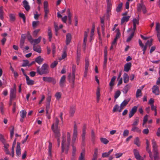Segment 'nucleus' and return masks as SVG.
I'll list each match as a JSON object with an SVG mask.
<instances>
[{
    "label": "nucleus",
    "instance_id": "nucleus-41",
    "mask_svg": "<svg viewBox=\"0 0 160 160\" xmlns=\"http://www.w3.org/2000/svg\"><path fill=\"white\" fill-rule=\"evenodd\" d=\"M26 114L27 112L25 110H22L20 112V116L22 118H25Z\"/></svg>",
    "mask_w": 160,
    "mask_h": 160
},
{
    "label": "nucleus",
    "instance_id": "nucleus-50",
    "mask_svg": "<svg viewBox=\"0 0 160 160\" xmlns=\"http://www.w3.org/2000/svg\"><path fill=\"white\" fill-rule=\"evenodd\" d=\"M23 63L22 65V67H26L27 66H28L29 65V62L28 60H23Z\"/></svg>",
    "mask_w": 160,
    "mask_h": 160
},
{
    "label": "nucleus",
    "instance_id": "nucleus-17",
    "mask_svg": "<svg viewBox=\"0 0 160 160\" xmlns=\"http://www.w3.org/2000/svg\"><path fill=\"white\" fill-rule=\"evenodd\" d=\"M133 153L135 158L138 160H140L141 156L138 151L136 149H134Z\"/></svg>",
    "mask_w": 160,
    "mask_h": 160
},
{
    "label": "nucleus",
    "instance_id": "nucleus-4",
    "mask_svg": "<svg viewBox=\"0 0 160 160\" xmlns=\"http://www.w3.org/2000/svg\"><path fill=\"white\" fill-rule=\"evenodd\" d=\"M78 140V127L76 124L73 126V132L72 140V144H74L76 141Z\"/></svg>",
    "mask_w": 160,
    "mask_h": 160
},
{
    "label": "nucleus",
    "instance_id": "nucleus-6",
    "mask_svg": "<svg viewBox=\"0 0 160 160\" xmlns=\"http://www.w3.org/2000/svg\"><path fill=\"white\" fill-rule=\"evenodd\" d=\"M142 10L144 14L146 13L147 12L146 8L143 3H140L137 4L138 11L141 12Z\"/></svg>",
    "mask_w": 160,
    "mask_h": 160
},
{
    "label": "nucleus",
    "instance_id": "nucleus-27",
    "mask_svg": "<svg viewBox=\"0 0 160 160\" xmlns=\"http://www.w3.org/2000/svg\"><path fill=\"white\" fill-rule=\"evenodd\" d=\"M131 131L133 132H136L139 133H141V130L137 126H133L132 127Z\"/></svg>",
    "mask_w": 160,
    "mask_h": 160
},
{
    "label": "nucleus",
    "instance_id": "nucleus-53",
    "mask_svg": "<svg viewBox=\"0 0 160 160\" xmlns=\"http://www.w3.org/2000/svg\"><path fill=\"white\" fill-rule=\"evenodd\" d=\"M142 95V91L140 89H138L137 90V91L136 92V97L137 98H138L139 97H140Z\"/></svg>",
    "mask_w": 160,
    "mask_h": 160
},
{
    "label": "nucleus",
    "instance_id": "nucleus-28",
    "mask_svg": "<svg viewBox=\"0 0 160 160\" xmlns=\"http://www.w3.org/2000/svg\"><path fill=\"white\" fill-rule=\"evenodd\" d=\"M48 39L50 42L51 41L52 37V33L51 30V28L50 27H48Z\"/></svg>",
    "mask_w": 160,
    "mask_h": 160
},
{
    "label": "nucleus",
    "instance_id": "nucleus-48",
    "mask_svg": "<svg viewBox=\"0 0 160 160\" xmlns=\"http://www.w3.org/2000/svg\"><path fill=\"white\" fill-rule=\"evenodd\" d=\"M89 65V62L88 59L85 60V70H88V68Z\"/></svg>",
    "mask_w": 160,
    "mask_h": 160
},
{
    "label": "nucleus",
    "instance_id": "nucleus-63",
    "mask_svg": "<svg viewBox=\"0 0 160 160\" xmlns=\"http://www.w3.org/2000/svg\"><path fill=\"white\" fill-rule=\"evenodd\" d=\"M10 20L11 21H14L15 20V17L14 15L12 14H10L9 15Z\"/></svg>",
    "mask_w": 160,
    "mask_h": 160
},
{
    "label": "nucleus",
    "instance_id": "nucleus-44",
    "mask_svg": "<svg viewBox=\"0 0 160 160\" xmlns=\"http://www.w3.org/2000/svg\"><path fill=\"white\" fill-rule=\"evenodd\" d=\"M52 144L51 142H49L48 145V154L49 156L52 157Z\"/></svg>",
    "mask_w": 160,
    "mask_h": 160
},
{
    "label": "nucleus",
    "instance_id": "nucleus-33",
    "mask_svg": "<svg viewBox=\"0 0 160 160\" xmlns=\"http://www.w3.org/2000/svg\"><path fill=\"white\" fill-rule=\"evenodd\" d=\"M95 27L94 25H93L91 33H90V41H91V40L93 39V37L94 35V31H95Z\"/></svg>",
    "mask_w": 160,
    "mask_h": 160
},
{
    "label": "nucleus",
    "instance_id": "nucleus-57",
    "mask_svg": "<svg viewBox=\"0 0 160 160\" xmlns=\"http://www.w3.org/2000/svg\"><path fill=\"white\" fill-rule=\"evenodd\" d=\"M122 3H120L118 5V6L116 9V11L117 12H119L121 11L122 7Z\"/></svg>",
    "mask_w": 160,
    "mask_h": 160
},
{
    "label": "nucleus",
    "instance_id": "nucleus-59",
    "mask_svg": "<svg viewBox=\"0 0 160 160\" xmlns=\"http://www.w3.org/2000/svg\"><path fill=\"white\" fill-rule=\"evenodd\" d=\"M134 32H133L130 35V36H129L127 39V42H129L132 38L134 36Z\"/></svg>",
    "mask_w": 160,
    "mask_h": 160
},
{
    "label": "nucleus",
    "instance_id": "nucleus-56",
    "mask_svg": "<svg viewBox=\"0 0 160 160\" xmlns=\"http://www.w3.org/2000/svg\"><path fill=\"white\" fill-rule=\"evenodd\" d=\"M0 112L2 114H3L4 113V105L3 104L2 102H1L0 103Z\"/></svg>",
    "mask_w": 160,
    "mask_h": 160
},
{
    "label": "nucleus",
    "instance_id": "nucleus-1",
    "mask_svg": "<svg viewBox=\"0 0 160 160\" xmlns=\"http://www.w3.org/2000/svg\"><path fill=\"white\" fill-rule=\"evenodd\" d=\"M58 123L59 120L57 118H55L51 127L52 131L55 134L56 136L58 137L60 136V129L58 127Z\"/></svg>",
    "mask_w": 160,
    "mask_h": 160
},
{
    "label": "nucleus",
    "instance_id": "nucleus-3",
    "mask_svg": "<svg viewBox=\"0 0 160 160\" xmlns=\"http://www.w3.org/2000/svg\"><path fill=\"white\" fill-rule=\"evenodd\" d=\"M48 66L46 64H44L41 68L38 67L37 68V72L40 75L46 74L48 73Z\"/></svg>",
    "mask_w": 160,
    "mask_h": 160
},
{
    "label": "nucleus",
    "instance_id": "nucleus-10",
    "mask_svg": "<svg viewBox=\"0 0 160 160\" xmlns=\"http://www.w3.org/2000/svg\"><path fill=\"white\" fill-rule=\"evenodd\" d=\"M63 138H64L66 141V143L68 144V145H70V142H71V134L69 132H67V134L66 138L64 137H62V140Z\"/></svg>",
    "mask_w": 160,
    "mask_h": 160
},
{
    "label": "nucleus",
    "instance_id": "nucleus-61",
    "mask_svg": "<svg viewBox=\"0 0 160 160\" xmlns=\"http://www.w3.org/2000/svg\"><path fill=\"white\" fill-rule=\"evenodd\" d=\"M111 8H107V14L108 17H109L110 15L111 14Z\"/></svg>",
    "mask_w": 160,
    "mask_h": 160
},
{
    "label": "nucleus",
    "instance_id": "nucleus-13",
    "mask_svg": "<svg viewBox=\"0 0 160 160\" xmlns=\"http://www.w3.org/2000/svg\"><path fill=\"white\" fill-rule=\"evenodd\" d=\"M67 14L68 15L67 18L68 20V23L69 24H71L72 23V14L71 13L70 9L68 8L67 10Z\"/></svg>",
    "mask_w": 160,
    "mask_h": 160
},
{
    "label": "nucleus",
    "instance_id": "nucleus-47",
    "mask_svg": "<svg viewBox=\"0 0 160 160\" xmlns=\"http://www.w3.org/2000/svg\"><path fill=\"white\" fill-rule=\"evenodd\" d=\"M148 116L146 115L143 118L142 122V126H144L148 121Z\"/></svg>",
    "mask_w": 160,
    "mask_h": 160
},
{
    "label": "nucleus",
    "instance_id": "nucleus-25",
    "mask_svg": "<svg viewBox=\"0 0 160 160\" xmlns=\"http://www.w3.org/2000/svg\"><path fill=\"white\" fill-rule=\"evenodd\" d=\"M113 151V149H112L109 151L108 152L103 153L102 154V157L104 158L109 157V155L111 154Z\"/></svg>",
    "mask_w": 160,
    "mask_h": 160
},
{
    "label": "nucleus",
    "instance_id": "nucleus-20",
    "mask_svg": "<svg viewBox=\"0 0 160 160\" xmlns=\"http://www.w3.org/2000/svg\"><path fill=\"white\" fill-rule=\"evenodd\" d=\"M116 78V76H114L112 78L111 81L109 83V85L110 87V89L112 90L113 88V87L114 84V82Z\"/></svg>",
    "mask_w": 160,
    "mask_h": 160
},
{
    "label": "nucleus",
    "instance_id": "nucleus-42",
    "mask_svg": "<svg viewBox=\"0 0 160 160\" xmlns=\"http://www.w3.org/2000/svg\"><path fill=\"white\" fill-rule=\"evenodd\" d=\"M100 89L99 88H97V92H96V95H97V102H98L100 99Z\"/></svg>",
    "mask_w": 160,
    "mask_h": 160
},
{
    "label": "nucleus",
    "instance_id": "nucleus-8",
    "mask_svg": "<svg viewBox=\"0 0 160 160\" xmlns=\"http://www.w3.org/2000/svg\"><path fill=\"white\" fill-rule=\"evenodd\" d=\"M152 93L155 95H158L160 94L159 88L157 85H154L152 88Z\"/></svg>",
    "mask_w": 160,
    "mask_h": 160
},
{
    "label": "nucleus",
    "instance_id": "nucleus-60",
    "mask_svg": "<svg viewBox=\"0 0 160 160\" xmlns=\"http://www.w3.org/2000/svg\"><path fill=\"white\" fill-rule=\"evenodd\" d=\"M121 94V92L120 91L118 90L116 92L115 94L114 98L115 99H117L120 96Z\"/></svg>",
    "mask_w": 160,
    "mask_h": 160
},
{
    "label": "nucleus",
    "instance_id": "nucleus-7",
    "mask_svg": "<svg viewBox=\"0 0 160 160\" xmlns=\"http://www.w3.org/2000/svg\"><path fill=\"white\" fill-rule=\"evenodd\" d=\"M130 101L129 99L124 100L123 102L120 104V109L118 110V112H120L123 109L125 106L128 104Z\"/></svg>",
    "mask_w": 160,
    "mask_h": 160
},
{
    "label": "nucleus",
    "instance_id": "nucleus-12",
    "mask_svg": "<svg viewBox=\"0 0 160 160\" xmlns=\"http://www.w3.org/2000/svg\"><path fill=\"white\" fill-rule=\"evenodd\" d=\"M66 78V77L65 75H63L61 78L59 82V84L61 87H63L64 86L65 83Z\"/></svg>",
    "mask_w": 160,
    "mask_h": 160
},
{
    "label": "nucleus",
    "instance_id": "nucleus-26",
    "mask_svg": "<svg viewBox=\"0 0 160 160\" xmlns=\"http://www.w3.org/2000/svg\"><path fill=\"white\" fill-rule=\"evenodd\" d=\"M150 146V145H147L146 148V150L147 151V152L149 154V157L150 158L151 160H152L153 157L152 152L149 148Z\"/></svg>",
    "mask_w": 160,
    "mask_h": 160
},
{
    "label": "nucleus",
    "instance_id": "nucleus-24",
    "mask_svg": "<svg viewBox=\"0 0 160 160\" xmlns=\"http://www.w3.org/2000/svg\"><path fill=\"white\" fill-rule=\"evenodd\" d=\"M25 38L23 37L22 35V36L20 39V47L22 49V50H24L23 46L25 42Z\"/></svg>",
    "mask_w": 160,
    "mask_h": 160
},
{
    "label": "nucleus",
    "instance_id": "nucleus-29",
    "mask_svg": "<svg viewBox=\"0 0 160 160\" xmlns=\"http://www.w3.org/2000/svg\"><path fill=\"white\" fill-rule=\"evenodd\" d=\"M124 82L127 83L128 82L129 80V77L126 73H124L123 76Z\"/></svg>",
    "mask_w": 160,
    "mask_h": 160
},
{
    "label": "nucleus",
    "instance_id": "nucleus-16",
    "mask_svg": "<svg viewBox=\"0 0 160 160\" xmlns=\"http://www.w3.org/2000/svg\"><path fill=\"white\" fill-rule=\"evenodd\" d=\"M33 49L34 51L36 52L39 53L41 52L42 50L40 46L38 45L34 44Z\"/></svg>",
    "mask_w": 160,
    "mask_h": 160
},
{
    "label": "nucleus",
    "instance_id": "nucleus-43",
    "mask_svg": "<svg viewBox=\"0 0 160 160\" xmlns=\"http://www.w3.org/2000/svg\"><path fill=\"white\" fill-rule=\"evenodd\" d=\"M153 41V40L152 38H151L150 40H148L144 46H146L147 47L148 45L149 46V47L151 46L152 45V42Z\"/></svg>",
    "mask_w": 160,
    "mask_h": 160
},
{
    "label": "nucleus",
    "instance_id": "nucleus-38",
    "mask_svg": "<svg viewBox=\"0 0 160 160\" xmlns=\"http://www.w3.org/2000/svg\"><path fill=\"white\" fill-rule=\"evenodd\" d=\"M35 61L39 64H41L43 60V59L41 56H39L35 59Z\"/></svg>",
    "mask_w": 160,
    "mask_h": 160
},
{
    "label": "nucleus",
    "instance_id": "nucleus-54",
    "mask_svg": "<svg viewBox=\"0 0 160 160\" xmlns=\"http://www.w3.org/2000/svg\"><path fill=\"white\" fill-rule=\"evenodd\" d=\"M120 109V107L119 106L117 105H116L113 108V109L112 110V112H115L117 111H118V110Z\"/></svg>",
    "mask_w": 160,
    "mask_h": 160
},
{
    "label": "nucleus",
    "instance_id": "nucleus-58",
    "mask_svg": "<svg viewBox=\"0 0 160 160\" xmlns=\"http://www.w3.org/2000/svg\"><path fill=\"white\" fill-rule=\"evenodd\" d=\"M58 61H54L52 62L50 65V67L51 68H53L56 67L58 64Z\"/></svg>",
    "mask_w": 160,
    "mask_h": 160
},
{
    "label": "nucleus",
    "instance_id": "nucleus-22",
    "mask_svg": "<svg viewBox=\"0 0 160 160\" xmlns=\"http://www.w3.org/2000/svg\"><path fill=\"white\" fill-rule=\"evenodd\" d=\"M16 152L18 156H20L21 155L20 144L18 142H17Z\"/></svg>",
    "mask_w": 160,
    "mask_h": 160
},
{
    "label": "nucleus",
    "instance_id": "nucleus-21",
    "mask_svg": "<svg viewBox=\"0 0 160 160\" xmlns=\"http://www.w3.org/2000/svg\"><path fill=\"white\" fill-rule=\"evenodd\" d=\"M22 3L23 5V7H24L25 9L27 11L29 10L30 7L28 5V2L26 0H24L23 1Z\"/></svg>",
    "mask_w": 160,
    "mask_h": 160
},
{
    "label": "nucleus",
    "instance_id": "nucleus-40",
    "mask_svg": "<svg viewBox=\"0 0 160 160\" xmlns=\"http://www.w3.org/2000/svg\"><path fill=\"white\" fill-rule=\"evenodd\" d=\"M139 121V118L138 117H137L136 118V119L134 120V122L132 124V127L133 126H137L138 123Z\"/></svg>",
    "mask_w": 160,
    "mask_h": 160
},
{
    "label": "nucleus",
    "instance_id": "nucleus-37",
    "mask_svg": "<svg viewBox=\"0 0 160 160\" xmlns=\"http://www.w3.org/2000/svg\"><path fill=\"white\" fill-rule=\"evenodd\" d=\"M155 30L157 33H160V24L158 22L156 23Z\"/></svg>",
    "mask_w": 160,
    "mask_h": 160
},
{
    "label": "nucleus",
    "instance_id": "nucleus-45",
    "mask_svg": "<svg viewBox=\"0 0 160 160\" xmlns=\"http://www.w3.org/2000/svg\"><path fill=\"white\" fill-rule=\"evenodd\" d=\"M152 145L153 150L158 149L156 142L154 140H153L152 141Z\"/></svg>",
    "mask_w": 160,
    "mask_h": 160
},
{
    "label": "nucleus",
    "instance_id": "nucleus-35",
    "mask_svg": "<svg viewBox=\"0 0 160 160\" xmlns=\"http://www.w3.org/2000/svg\"><path fill=\"white\" fill-rule=\"evenodd\" d=\"M41 38V37L40 36L37 39H33L32 44L34 45V44L36 45V44L39 43L40 42Z\"/></svg>",
    "mask_w": 160,
    "mask_h": 160
},
{
    "label": "nucleus",
    "instance_id": "nucleus-2",
    "mask_svg": "<svg viewBox=\"0 0 160 160\" xmlns=\"http://www.w3.org/2000/svg\"><path fill=\"white\" fill-rule=\"evenodd\" d=\"M76 66L73 65L72 67V74L70 73L68 76V79L70 83H71V87L73 88L74 87V83L75 77Z\"/></svg>",
    "mask_w": 160,
    "mask_h": 160
},
{
    "label": "nucleus",
    "instance_id": "nucleus-30",
    "mask_svg": "<svg viewBox=\"0 0 160 160\" xmlns=\"http://www.w3.org/2000/svg\"><path fill=\"white\" fill-rule=\"evenodd\" d=\"M130 18V16L123 17L122 18L121 20V24H122L124 22H127Z\"/></svg>",
    "mask_w": 160,
    "mask_h": 160
},
{
    "label": "nucleus",
    "instance_id": "nucleus-46",
    "mask_svg": "<svg viewBox=\"0 0 160 160\" xmlns=\"http://www.w3.org/2000/svg\"><path fill=\"white\" fill-rule=\"evenodd\" d=\"M3 7L1 6L0 7V18L2 20L3 18Z\"/></svg>",
    "mask_w": 160,
    "mask_h": 160
},
{
    "label": "nucleus",
    "instance_id": "nucleus-55",
    "mask_svg": "<svg viewBox=\"0 0 160 160\" xmlns=\"http://www.w3.org/2000/svg\"><path fill=\"white\" fill-rule=\"evenodd\" d=\"M101 141L105 144H107L109 141L106 138H100Z\"/></svg>",
    "mask_w": 160,
    "mask_h": 160
},
{
    "label": "nucleus",
    "instance_id": "nucleus-23",
    "mask_svg": "<svg viewBox=\"0 0 160 160\" xmlns=\"http://www.w3.org/2000/svg\"><path fill=\"white\" fill-rule=\"evenodd\" d=\"M42 79L43 81L48 82H51L53 81L54 79L50 77H43Z\"/></svg>",
    "mask_w": 160,
    "mask_h": 160
},
{
    "label": "nucleus",
    "instance_id": "nucleus-32",
    "mask_svg": "<svg viewBox=\"0 0 160 160\" xmlns=\"http://www.w3.org/2000/svg\"><path fill=\"white\" fill-rule=\"evenodd\" d=\"M26 80L27 83L28 85H32L34 84V81L33 80L30 79L29 78L28 76H27Z\"/></svg>",
    "mask_w": 160,
    "mask_h": 160
},
{
    "label": "nucleus",
    "instance_id": "nucleus-49",
    "mask_svg": "<svg viewBox=\"0 0 160 160\" xmlns=\"http://www.w3.org/2000/svg\"><path fill=\"white\" fill-rule=\"evenodd\" d=\"M56 99L58 100H59L61 98V93L60 92H58L56 93L55 95Z\"/></svg>",
    "mask_w": 160,
    "mask_h": 160
},
{
    "label": "nucleus",
    "instance_id": "nucleus-19",
    "mask_svg": "<svg viewBox=\"0 0 160 160\" xmlns=\"http://www.w3.org/2000/svg\"><path fill=\"white\" fill-rule=\"evenodd\" d=\"M154 153V160H158L159 159L158 149L152 150Z\"/></svg>",
    "mask_w": 160,
    "mask_h": 160
},
{
    "label": "nucleus",
    "instance_id": "nucleus-52",
    "mask_svg": "<svg viewBox=\"0 0 160 160\" xmlns=\"http://www.w3.org/2000/svg\"><path fill=\"white\" fill-rule=\"evenodd\" d=\"M39 22L38 21H33L32 22V26L33 28H35L36 27L39 25Z\"/></svg>",
    "mask_w": 160,
    "mask_h": 160
},
{
    "label": "nucleus",
    "instance_id": "nucleus-64",
    "mask_svg": "<svg viewBox=\"0 0 160 160\" xmlns=\"http://www.w3.org/2000/svg\"><path fill=\"white\" fill-rule=\"evenodd\" d=\"M138 20L136 18L133 19V26H136L137 24H138Z\"/></svg>",
    "mask_w": 160,
    "mask_h": 160
},
{
    "label": "nucleus",
    "instance_id": "nucleus-39",
    "mask_svg": "<svg viewBox=\"0 0 160 160\" xmlns=\"http://www.w3.org/2000/svg\"><path fill=\"white\" fill-rule=\"evenodd\" d=\"M98 155V149L96 148L95 150L92 160H97Z\"/></svg>",
    "mask_w": 160,
    "mask_h": 160
},
{
    "label": "nucleus",
    "instance_id": "nucleus-5",
    "mask_svg": "<svg viewBox=\"0 0 160 160\" xmlns=\"http://www.w3.org/2000/svg\"><path fill=\"white\" fill-rule=\"evenodd\" d=\"M69 145H68V144L66 143L65 139L63 138L62 142V152L67 154L69 150Z\"/></svg>",
    "mask_w": 160,
    "mask_h": 160
},
{
    "label": "nucleus",
    "instance_id": "nucleus-62",
    "mask_svg": "<svg viewBox=\"0 0 160 160\" xmlns=\"http://www.w3.org/2000/svg\"><path fill=\"white\" fill-rule=\"evenodd\" d=\"M19 17L22 18L23 20V22H25V17L24 14L23 13H20L19 14Z\"/></svg>",
    "mask_w": 160,
    "mask_h": 160
},
{
    "label": "nucleus",
    "instance_id": "nucleus-18",
    "mask_svg": "<svg viewBox=\"0 0 160 160\" xmlns=\"http://www.w3.org/2000/svg\"><path fill=\"white\" fill-rule=\"evenodd\" d=\"M72 39V36L71 34L68 33L66 36V44L68 45Z\"/></svg>",
    "mask_w": 160,
    "mask_h": 160
},
{
    "label": "nucleus",
    "instance_id": "nucleus-14",
    "mask_svg": "<svg viewBox=\"0 0 160 160\" xmlns=\"http://www.w3.org/2000/svg\"><path fill=\"white\" fill-rule=\"evenodd\" d=\"M16 91H15V89L14 90L12 89L10 90V100L11 102L13 99L15 98L16 96Z\"/></svg>",
    "mask_w": 160,
    "mask_h": 160
},
{
    "label": "nucleus",
    "instance_id": "nucleus-34",
    "mask_svg": "<svg viewBox=\"0 0 160 160\" xmlns=\"http://www.w3.org/2000/svg\"><path fill=\"white\" fill-rule=\"evenodd\" d=\"M72 155L73 157H74L76 155V148L74 144H72Z\"/></svg>",
    "mask_w": 160,
    "mask_h": 160
},
{
    "label": "nucleus",
    "instance_id": "nucleus-36",
    "mask_svg": "<svg viewBox=\"0 0 160 160\" xmlns=\"http://www.w3.org/2000/svg\"><path fill=\"white\" fill-rule=\"evenodd\" d=\"M85 151L83 150L80 153V156L79 157L78 160H85Z\"/></svg>",
    "mask_w": 160,
    "mask_h": 160
},
{
    "label": "nucleus",
    "instance_id": "nucleus-51",
    "mask_svg": "<svg viewBox=\"0 0 160 160\" xmlns=\"http://www.w3.org/2000/svg\"><path fill=\"white\" fill-rule=\"evenodd\" d=\"M130 88V87L128 85H127L123 90V92L125 93H126Z\"/></svg>",
    "mask_w": 160,
    "mask_h": 160
},
{
    "label": "nucleus",
    "instance_id": "nucleus-31",
    "mask_svg": "<svg viewBox=\"0 0 160 160\" xmlns=\"http://www.w3.org/2000/svg\"><path fill=\"white\" fill-rule=\"evenodd\" d=\"M134 143L138 147L140 146L141 142L140 141L139 138L138 137H136L135 138L134 141Z\"/></svg>",
    "mask_w": 160,
    "mask_h": 160
},
{
    "label": "nucleus",
    "instance_id": "nucleus-11",
    "mask_svg": "<svg viewBox=\"0 0 160 160\" xmlns=\"http://www.w3.org/2000/svg\"><path fill=\"white\" fill-rule=\"evenodd\" d=\"M138 108V107L134 106L132 109L130 111L129 114V117L130 118L132 117L135 112H137Z\"/></svg>",
    "mask_w": 160,
    "mask_h": 160
},
{
    "label": "nucleus",
    "instance_id": "nucleus-9",
    "mask_svg": "<svg viewBox=\"0 0 160 160\" xmlns=\"http://www.w3.org/2000/svg\"><path fill=\"white\" fill-rule=\"evenodd\" d=\"M89 31V29H88L87 30V31L84 32V38L83 39V45L82 46L83 47L84 50L86 48V46L87 43V39L88 35V33Z\"/></svg>",
    "mask_w": 160,
    "mask_h": 160
},
{
    "label": "nucleus",
    "instance_id": "nucleus-15",
    "mask_svg": "<svg viewBox=\"0 0 160 160\" xmlns=\"http://www.w3.org/2000/svg\"><path fill=\"white\" fill-rule=\"evenodd\" d=\"M132 66V63L131 62H128L124 65V71L128 72Z\"/></svg>",
    "mask_w": 160,
    "mask_h": 160
}]
</instances>
